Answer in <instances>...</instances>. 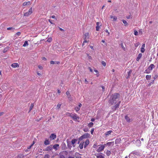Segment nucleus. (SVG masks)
<instances>
[{"mask_svg": "<svg viewBox=\"0 0 158 158\" xmlns=\"http://www.w3.org/2000/svg\"><path fill=\"white\" fill-rule=\"evenodd\" d=\"M154 80H152L151 81V82L148 84V86H150L152 84H153L154 83Z\"/></svg>", "mask_w": 158, "mask_h": 158, "instance_id": "49530a36", "label": "nucleus"}, {"mask_svg": "<svg viewBox=\"0 0 158 158\" xmlns=\"http://www.w3.org/2000/svg\"><path fill=\"white\" fill-rule=\"evenodd\" d=\"M89 33H87L85 34L84 36H85V40H86L87 39H88L89 38Z\"/></svg>", "mask_w": 158, "mask_h": 158, "instance_id": "aec40b11", "label": "nucleus"}, {"mask_svg": "<svg viewBox=\"0 0 158 158\" xmlns=\"http://www.w3.org/2000/svg\"><path fill=\"white\" fill-rule=\"evenodd\" d=\"M145 51V49H144V48H141V52H144Z\"/></svg>", "mask_w": 158, "mask_h": 158, "instance_id": "a18cd8bd", "label": "nucleus"}, {"mask_svg": "<svg viewBox=\"0 0 158 158\" xmlns=\"http://www.w3.org/2000/svg\"><path fill=\"white\" fill-rule=\"evenodd\" d=\"M8 30H11L12 31H14L15 30V28L13 27H9L7 28Z\"/></svg>", "mask_w": 158, "mask_h": 158, "instance_id": "a878e982", "label": "nucleus"}, {"mask_svg": "<svg viewBox=\"0 0 158 158\" xmlns=\"http://www.w3.org/2000/svg\"><path fill=\"white\" fill-rule=\"evenodd\" d=\"M132 72V71L131 70H130L128 72V75L127 77L126 78L128 79L129 78L130 76L131 75V73Z\"/></svg>", "mask_w": 158, "mask_h": 158, "instance_id": "4be33fe9", "label": "nucleus"}, {"mask_svg": "<svg viewBox=\"0 0 158 158\" xmlns=\"http://www.w3.org/2000/svg\"><path fill=\"white\" fill-rule=\"evenodd\" d=\"M56 137V135L54 134H52L50 136L51 140H54Z\"/></svg>", "mask_w": 158, "mask_h": 158, "instance_id": "1a4fd4ad", "label": "nucleus"}, {"mask_svg": "<svg viewBox=\"0 0 158 158\" xmlns=\"http://www.w3.org/2000/svg\"><path fill=\"white\" fill-rule=\"evenodd\" d=\"M67 96H68V98L70 100L71 99V96L70 95V93L68 91H67L66 93Z\"/></svg>", "mask_w": 158, "mask_h": 158, "instance_id": "2eb2a0df", "label": "nucleus"}, {"mask_svg": "<svg viewBox=\"0 0 158 158\" xmlns=\"http://www.w3.org/2000/svg\"><path fill=\"white\" fill-rule=\"evenodd\" d=\"M42 60H47L46 58L45 57H42Z\"/></svg>", "mask_w": 158, "mask_h": 158, "instance_id": "0e129e2a", "label": "nucleus"}, {"mask_svg": "<svg viewBox=\"0 0 158 158\" xmlns=\"http://www.w3.org/2000/svg\"><path fill=\"white\" fill-rule=\"evenodd\" d=\"M44 144L45 145H48L50 144V142L48 139H45L44 142Z\"/></svg>", "mask_w": 158, "mask_h": 158, "instance_id": "5701e85b", "label": "nucleus"}, {"mask_svg": "<svg viewBox=\"0 0 158 158\" xmlns=\"http://www.w3.org/2000/svg\"><path fill=\"white\" fill-rule=\"evenodd\" d=\"M158 76L156 75H155L154 77H153V78L154 79H156L157 77Z\"/></svg>", "mask_w": 158, "mask_h": 158, "instance_id": "bf43d9fd", "label": "nucleus"}, {"mask_svg": "<svg viewBox=\"0 0 158 158\" xmlns=\"http://www.w3.org/2000/svg\"><path fill=\"white\" fill-rule=\"evenodd\" d=\"M28 42L27 41H26L24 42V44L23 45V47H26L27 46H28Z\"/></svg>", "mask_w": 158, "mask_h": 158, "instance_id": "f704fd0d", "label": "nucleus"}, {"mask_svg": "<svg viewBox=\"0 0 158 158\" xmlns=\"http://www.w3.org/2000/svg\"><path fill=\"white\" fill-rule=\"evenodd\" d=\"M59 29H60V30L61 31H63V32L64 31V29H62V28H60V27H59Z\"/></svg>", "mask_w": 158, "mask_h": 158, "instance_id": "69168bd1", "label": "nucleus"}, {"mask_svg": "<svg viewBox=\"0 0 158 158\" xmlns=\"http://www.w3.org/2000/svg\"><path fill=\"white\" fill-rule=\"evenodd\" d=\"M17 157L18 158H23L24 157V155L23 154H20L18 155Z\"/></svg>", "mask_w": 158, "mask_h": 158, "instance_id": "b1692460", "label": "nucleus"}, {"mask_svg": "<svg viewBox=\"0 0 158 158\" xmlns=\"http://www.w3.org/2000/svg\"><path fill=\"white\" fill-rule=\"evenodd\" d=\"M83 131L84 132H86L88 131V129L87 128H85L83 129Z\"/></svg>", "mask_w": 158, "mask_h": 158, "instance_id": "864d4df0", "label": "nucleus"}, {"mask_svg": "<svg viewBox=\"0 0 158 158\" xmlns=\"http://www.w3.org/2000/svg\"><path fill=\"white\" fill-rule=\"evenodd\" d=\"M61 106V105L60 104H58L57 105V107H58V108L59 109V108H60Z\"/></svg>", "mask_w": 158, "mask_h": 158, "instance_id": "4d7b16f0", "label": "nucleus"}, {"mask_svg": "<svg viewBox=\"0 0 158 158\" xmlns=\"http://www.w3.org/2000/svg\"><path fill=\"white\" fill-rule=\"evenodd\" d=\"M111 19H113V21H115L117 19V18L114 16L110 15V16Z\"/></svg>", "mask_w": 158, "mask_h": 158, "instance_id": "393cba45", "label": "nucleus"}, {"mask_svg": "<svg viewBox=\"0 0 158 158\" xmlns=\"http://www.w3.org/2000/svg\"><path fill=\"white\" fill-rule=\"evenodd\" d=\"M84 148H86L87 145L89 144V141L88 139H87L84 143Z\"/></svg>", "mask_w": 158, "mask_h": 158, "instance_id": "ddd939ff", "label": "nucleus"}, {"mask_svg": "<svg viewBox=\"0 0 158 158\" xmlns=\"http://www.w3.org/2000/svg\"><path fill=\"white\" fill-rule=\"evenodd\" d=\"M151 75H147L146 76V79L147 80H150L151 79Z\"/></svg>", "mask_w": 158, "mask_h": 158, "instance_id": "cd10ccee", "label": "nucleus"}, {"mask_svg": "<svg viewBox=\"0 0 158 158\" xmlns=\"http://www.w3.org/2000/svg\"><path fill=\"white\" fill-rule=\"evenodd\" d=\"M101 87L102 88V91L103 92H104L105 91V87L104 86L102 85L101 86Z\"/></svg>", "mask_w": 158, "mask_h": 158, "instance_id": "603ef678", "label": "nucleus"}, {"mask_svg": "<svg viewBox=\"0 0 158 158\" xmlns=\"http://www.w3.org/2000/svg\"><path fill=\"white\" fill-rule=\"evenodd\" d=\"M90 136V135L88 133H85L81 136L79 139L80 141L84 139H85L89 138Z\"/></svg>", "mask_w": 158, "mask_h": 158, "instance_id": "7ed1b4c3", "label": "nucleus"}, {"mask_svg": "<svg viewBox=\"0 0 158 158\" xmlns=\"http://www.w3.org/2000/svg\"><path fill=\"white\" fill-rule=\"evenodd\" d=\"M78 106H79V108H80L81 107V106H82V104L80 103H79Z\"/></svg>", "mask_w": 158, "mask_h": 158, "instance_id": "338daca9", "label": "nucleus"}, {"mask_svg": "<svg viewBox=\"0 0 158 158\" xmlns=\"http://www.w3.org/2000/svg\"><path fill=\"white\" fill-rule=\"evenodd\" d=\"M63 153L66 155H67L68 154V152L66 151H64L60 153L59 155L60 158H65V156L62 154Z\"/></svg>", "mask_w": 158, "mask_h": 158, "instance_id": "0eeeda50", "label": "nucleus"}, {"mask_svg": "<svg viewBox=\"0 0 158 158\" xmlns=\"http://www.w3.org/2000/svg\"><path fill=\"white\" fill-rule=\"evenodd\" d=\"M134 34L135 35H138V32L136 30H135L134 31Z\"/></svg>", "mask_w": 158, "mask_h": 158, "instance_id": "c03bdc74", "label": "nucleus"}, {"mask_svg": "<svg viewBox=\"0 0 158 158\" xmlns=\"http://www.w3.org/2000/svg\"><path fill=\"white\" fill-rule=\"evenodd\" d=\"M84 144V142H81L79 145V147L80 149H81L83 148V145Z\"/></svg>", "mask_w": 158, "mask_h": 158, "instance_id": "4468645a", "label": "nucleus"}, {"mask_svg": "<svg viewBox=\"0 0 158 158\" xmlns=\"http://www.w3.org/2000/svg\"><path fill=\"white\" fill-rule=\"evenodd\" d=\"M94 71L97 73L96 74V75H97V77H98L99 76V73H98V71L97 70H96V69H94Z\"/></svg>", "mask_w": 158, "mask_h": 158, "instance_id": "4c0bfd02", "label": "nucleus"}, {"mask_svg": "<svg viewBox=\"0 0 158 158\" xmlns=\"http://www.w3.org/2000/svg\"><path fill=\"white\" fill-rule=\"evenodd\" d=\"M59 146V145L58 144H56L54 145L53 146V148L55 149L56 150H57V147H58Z\"/></svg>", "mask_w": 158, "mask_h": 158, "instance_id": "473e14b6", "label": "nucleus"}, {"mask_svg": "<svg viewBox=\"0 0 158 158\" xmlns=\"http://www.w3.org/2000/svg\"><path fill=\"white\" fill-rule=\"evenodd\" d=\"M114 144V142L112 141V142H111L107 143H106V144L107 145L110 146V145H111V144L113 145Z\"/></svg>", "mask_w": 158, "mask_h": 158, "instance_id": "c756f323", "label": "nucleus"}, {"mask_svg": "<svg viewBox=\"0 0 158 158\" xmlns=\"http://www.w3.org/2000/svg\"><path fill=\"white\" fill-rule=\"evenodd\" d=\"M155 67V65L153 64H151L148 67V69L149 70H152Z\"/></svg>", "mask_w": 158, "mask_h": 158, "instance_id": "9d476101", "label": "nucleus"}, {"mask_svg": "<svg viewBox=\"0 0 158 158\" xmlns=\"http://www.w3.org/2000/svg\"><path fill=\"white\" fill-rule=\"evenodd\" d=\"M105 31L108 33L107 35L108 36H109V35H110V33L109 32L108 30H107V29H106V30H105Z\"/></svg>", "mask_w": 158, "mask_h": 158, "instance_id": "6e6d98bb", "label": "nucleus"}, {"mask_svg": "<svg viewBox=\"0 0 158 158\" xmlns=\"http://www.w3.org/2000/svg\"><path fill=\"white\" fill-rule=\"evenodd\" d=\"M50 64H60V62L59 61H51L50 62Z\"/></svg>", "mask_w": 158, "mask_h": 158, "instance_id": "f3484780", "label": "nucleus"}, {"mask_svg": "<svg viewBox=\"0 0 158 158\" xmlns=\"http://www.w3.org/2000/svg\"><path fill=\"white\" fill-rule=\"evenodd\" d=\"M72 119L74 120H77V118H79L77 117V115L75 114H72L71 115V117Z\"/></svg>", "mask_w": 158, "mask_h": 158, "instance_id": "423d86ee", "label": "nucleus"}, {"mask_svg": "<svg viewBox=\"0 0 158 158\" xmlns=\"http://www.w3.org/2000/svg\"><path fill=\"white\" fill-rule=\"evenodd\" d=\"M9 47H6L4 48V49L3 50V52L5 53L8 50H9Z\"/></svg>", "mask_w": 158, "mask_h": 158, "instance_id": "c9c22d12", "label": "nucleus"}, {"mask_svg": "<svg viewBox=\"0 0 158 158\" xmlns=\"http://www.w3.org/2000/svg\"><path fill=\"white\" fill-rule=\"evenodd\" d=\"M122 21L123 22V23L124 24L125 26H126L128 25V23L126 21L124 20H123Z\"/></svg>", "mask_w": 158, "mask_h": 158, "instance_id": "c85d7f7f", "label": "nucleus"}, {"mask_svg": "<svg viewBox=\"0 0 158 158\" xmlns=\"http://www.w3.org/2000/svg\"><path fill=\"white\" fill-rule=\"evenodd\" d=\"M95 156L96 158H105L104 155L102 153H98L95 154Z\"/></svg>", "mask_w": 158, "mask_h": 158, "instance_id": "39448f33", "label": "nucleus"}, {"mask_svg": "<svg viewBox=\"0 0 158 158\" xmlns=\"http://www.w3.org/2000/svg\"><path fill=\"white\" fill-rule=\"evenodd\" d=\"M52 38H49L47 40V41L50 42L52 41Z\"/></svg>", "mask_w": 158, "mask_h": 158, "instance_id": "a19ab883", "label": "nucleus"}, {"mask_svg": "<svg viewBox=\"0 0 158 158\" xmlns=\"http://www.w3.org/2000/svg\"><path fill=\"white\" fill-rule=\"evenodd\" d=\"M112 132V131L111 130L109 131H107L105 133V135L106 136H107L110 134L111 132Z\"/></svg>", "mask_w": 158, "mask_h": 158, "instance_id": "412c9836", "label": "nucleus"}, {"mask_svg": "<svg viewBox=\"0 0 158 158\" xmlns=\"http://www.w3.org/2000/svg\"><path fill=\"white\" fill-rule=\"evenodd\" d=\"M73 113H66V115L69 116L71 117V115Z\"/></svg>", "mask_w": 158, "mask_h": 158, "instance_id": "09e8293b", "label": "nucleus"}, {"mask_svg": "<svg viewBox=\"0 0 158 158\" xmlns=\"http://www.w3.org/2000/svg\"><path fill=\"white\" fill-rule=\"evenodd\" d=\"M4 114V112H0V116Z\"/></svg>", "mask_w": 158, "mask_h": 158, "instance_id": "052dcab7", "label": "nucleus"}, {"mask_svg": "<svg viewBox=\"0 0 158 158\" xmlns=\"http://www.w3.org/2000/svg\"><path fill=\"white\" fill-rule=\"evenodd\" d=\"M139 44H140V43L139 42H138V43H136L135 44V47H137L139 45Z\"/></svg>", "mask_w": 158, "mask_h": 158, "instance_id": "79ce46f5", "label": "nucleus"}, {"mask_svg": "<svg viewBox=\"0 0 158 158\" xmlns=\"http://www.w3.org/2000/svg\"><path fill=\"white\" fill-rule=\"evenodd\" d=\"M28 12L31 14L32 13V8L31 7L29 9Z\"/></svg>", "mask_w": 158, "mask_h": 158, "instance_id": "de8ad7c7", "label": "nucleus"}, {"mask_svg": "<svg viewBox=\"0 0 158 158\" xmlns=\"http://www.w3.org/2000/svg\"><path fill=\"white\" fill-rule=\"evenodd\" d=\"M50 156L48 154H46L44 155V156L43 158H50Z\"/></svg>", "mask_w": 158, "mask_h": 158, "instance_id": "58836bf2", "label": "nucleus"}, {"mask_svg": "<svg viewBox=\"0 0 158 158\" xmlns=\"http://www.w3.org/2000/svg\"><path fill=\"white\" fill-rule=\"evenodd\" d=\"M94 128H93L91 129V134L93 135V133L94 132Z\"/></svg>", "mask_w": 158, "mask_h": 158, "instance_id": "3c124183", "label": "nucleus"}, {"mask_svg": "<svg viewBox=\"0 0 158 158\" xmlns=\"http://www.w3.org/2000/svg\"><path fill=\"white\" fill-rule=\"evenodd\" d=\"M68 158H75L74 156H69Z\"/></svg>", "mask_w": 158, "mask_h": 158, "instance_id": "774afa93", "label": "nucleus"}, {"mask_svg": "<svg viewBox=\"0 0 158 158\" xmlns=\"http://www.w3.org/2000/svg\"><path fill=\"white\" fill-rule=\"evenodd\" d=\"M142 56V54L141 53H139L138 55L137 58H136V60L137 61H139V60L141 58Z\"/></svg>", "mask_w": 158, "mask_h": 158, "instance_id": "a211bd4d", "label": "nucleus"}, {"mask_svg": "<svg viewBox=\"0 0 158 158\" xmlns=\"http://www.w3.org/2000/svg\"><path fill=\"white\" fill-rule=\"evenodd\" d=\"M121 103L120 101H119L118 103L116 104L115 106V109H117L118 108L119 104Z\"/></svg>", "mask_w": 158, "mask_h": 158, "instance_id": "e433bc0d", "label": "nucleus"}, {"mask_svg": "<svg viewBox=\"0 0 158 158\" xmlns=\"http://www.w3.org/2000/svg\"><path fill=\"white\" fill-rule=\"evenodd\" d=\"M148 69L146 70L145 71L144 73H150V70H148Z\"/></svg>", "mask_w": 158, "mask_h": 158, "instance_id": "ea45409f", "label": "nucleus"}, {"mask_svg": "<svg viewBox=\"0 0 158 158\" xmlns=\"http://www.w3.org/2000/svg\"><path fill=\"white\" fill-rule=\"evenodd\" d=\"M77 141L76 139H73L71 141L69 139L67 140V143L68 148L70 150L72 147L75 148L76 147V143Z\"/></svg>", "mask_w": 158, "mask_h": 158, "instance_id": "f03ea898", "label": "nucleus"}, {"mask_svg": "<svg viewBox=\"0 0 158 158\" xmlns=\"http://www.w3.org/2000/svg\"><path fill=\"white\" fill-rule=\"evenodd\" d=\"M11 66L14 68H15L17 67H19V65L18 63H15L11 64Z\"/></svg>", "mask_w": 158, "mask_h": 158, "instance_id": "dca6fc26", "label": "nucleus"}, {"mask_svg": "<svg viewBox=\"0 0 158 158\" xmlns=\"http://www.w3.org/2000/svg\"><path fill=\"white\" fill-rule=\"evenodd\" d=\"M52 149V147L51 146L48 147L45 150L46 151H49L51 150Z\"/></svg>", "mask_w": 158, "mask_h": 158, "instance_id": "bb28decb", "label": "nucleus"}, {"mask_svg": "<svg viewBox=\"0 0 158 158\" xmlns=\"http://www.w3.org/2000/svg\"><path fill=\"white\" fill-rule=\"evenodd\" d=\"M34 106V105L32 103H31L29 109H32Z\"/></svg>", "mask_w": 158, "mask_h": 158, "instance_id": "8fccbe9b", "label": "nucleus"}, {"mask_svg": "<svg viewBox=\"0 0 158 158\" xmlns=\"http://www.w3.org/2000/svg\"><path fill=\"white\" fill-rule=\"evenodd\" d=\"M38 68L40 69H43V67L42 66L39 65L38 66Z\"/></svg>", "mask_w": 158, "mask_h": 158, "instance_id": "e2e57ef3", "label": "nucleus"}, {"mask_svg": "<svg viewBox=\"0 0 158 158\" xmlns=\"http://www.w3.org/2000/svg\"><path fill=\"white\" fill-rule=\"evenodd\" d=\"M16 35H21V32H18L16 33Z\"/></svg>", "mask_w": 158, "mask_h": 158, "instance_id": "13d9d810", "label": "nucleus"}, {"mask_svg": "<svg viewBox=\"0 0 158 158\" xmlns=\"http://www.w3.org/2000/svg\"><path fill=\"white\" fill-rule=\"evenodd\" d=\"M106 145V144H105L104 145H101V146L100 147H99L98 149H97V151L98 152H102L104 148H105V145Z\"/></svg>", "mask_w": 158, "mask_h": 158, "instance_id": "20e7f679", "label": "nucleus"}, {"mask_svg": "<svg viewBox=\"0 0 158 158\" xmlns=\"http://www.w3.org/2000/svg\"><path fill=\"white\" fill-rule=\"evenodd\" d=\"M121 47H122V48L123 50H125V47H124V46L123 45V43H122V44H121Z\"/></svg>", "mask_w": 158, "mask_h": 158, "instance_id": "5fc2aeb1", "label": "nucleus"}, {"mask_svg": "<svg viewBox=\"0 0 158 158\" xmlns=\"http://www.w3.org/2000/svg\"><path fill=\"white\" fill-rule=\"evenodd\" d=\"M125 118L126 120V121L127 122H130L132 121V119H130V118L127 116V115H126L125 116Z\"/></svg>", "mask_w": 158, "mask_h": 158, "instance_id": "6e6552de", "label": "nucleus"}, {"mask_svg": "<svg viewBox=\"0 0 158 158\" xmlns=\"http://www.w3.org/2000/svg\"><path fill=\"white\" fill-rule=\"evenodd\" d=\"M93 123L92 122H90L88 124V127H93Z\"/></svg>", "mask_w": 158, "mask_h": 158, "instance_id": "7c9ffc66", "label": "nucleus"}, {"mask_svg": "<svg viewBox=\"0 0 158 158\" xmlns=\"http://www.w3.org/2000/svg\"><path fill=\"white\" fill-rule=\"evenodd\" d=\"M89 69L90 71L91 72H93V69L90 67H89Z\"/></svg>", "mask_w": 158, "mask_h": 158, "instance_id": "680f3d73", "label": "nucleus"}, {"mask_svg": "<svg viewBox=\"0 0 158 158\" xmlns=\"http://www.w3.org/2000/svg\"><path fill=\"white\" fill-rule=\"evenodd\" d=\"M100 23L99 22H97L96 23V30L97 31H98L99 30V28H100V27L101 26V25H99V24Z\"/></svg>", "mask_w": 158, "mask_h": 158, "instance_id": "f8f14e48", "label": "nucleus"}, {"mask_svg": "<svg viewBox=\"0 0 158 158\" xmlns=\"http://www.w3.org/2000/svg\"><path fill=\"white\" fill-rule=\"evenodd\" d=\"M31 4V2L30 1H28L27 2H24L23 4V6H26L27 5H29Z\"/></svg>", "mask_w": 158, "mask_h": 158, "instance_id": "6ab92c4d", "label": "nucleus"}, {"mask_svg": "<svg viewBox=\"0 0 158 158\" xmlns=\"http://www.w3.org/2000/svg\"><path fill=\"white\" fill-rule=\"evenodd\" d=\"M31 14L28 11L26 13H25L24 14V16H28L29 15Z\"/></svg>", "mask_w": 158, "mask_h": 158, "instance_id": "2f4dec72", "label": "nucleus"}, {"mask_svg": "<svg viewBox=\"0 0 158 158\" xmlns=\"http://www.w3.org/2000/svg\"><path fill=\"white\" fill-rule=\"evenodd\" d=\"M102 64L104 66H106V63L104 61H102Z\"/></svg>", "mask_w": 158, "mask_h": 158, "instance_id": "37998d69", "label": "nucleus"}, {"mask_svg": "<svg viewBox=\"0 0 158 158\" xmlns=\"http://www.w3.org/2000/svg\"><path fill=\"white\" fill-rule=\"evenodd\" d=\"M120 97V94L118 93H115L111 96L109 101V102L111 105L115 104L116 102V99Z\"/></svg>", "mask_w": 158, "mask_h": 158, "instance_id": "f257e3e1", "label": "nucleus"}, {"mask_svg": "<svg viewBox=\"0 0 158 158\" xmlns=\"http://www.w3.org/2000/svg\"><path fill=\"white\" fill-rule=\"evenodd\" d=\"M106 154L107 156H110L111 154V152L110 151L107 150L106 152Z\"/></svg>", "mask_w": 158, "mask_h": 158, "instance_id": "72a5a7b5", "label": "nucleus"}, {"mask_svg": "<svg viewBox=\"0 0 158 158\" xmlns=\"http://www.w3.org/2000/svg\"><path fill=\"white\" fill-rule=\"evenodd\" d=\"M67 148L66 145L64 143H63L61 144V149L62 150H65Z\"/></svg>", "mask_w": 158, "mask_h": 158, "instance_id": "9b49d317", "label": "nucleus"}]
</instances>
